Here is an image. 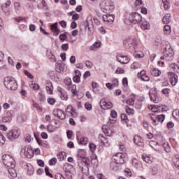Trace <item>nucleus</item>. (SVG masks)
I'll list each match as a JSON object with an SVG mask.
<instances>
[{"mask_svg": "<svg viewBox=\"0 0 179 179\" xmlns=\"http://www.w3.org/2000/svg\"><path fill=\"white\" fill-rule=\"evenodd\" d=\"M41 3H42L43 9H45V10H48V6H47V2L45 1V0H42Z\"/></svg>", "mask_w": 179, "mask_h": 179, "instance_id": "obj_54", "label": "nucleus"}, {"mask_svg": "<svg viewBox=\"0 0 179 179\" xmlns=\"http://www.w3.org/2000/svg\"><path fill=\"white\" fill-rule=\"evenodd\" d=\"M57 159L60 161L62 162V160H65L66 159V153L65 152H60L57 155Z\"/></svg>", "mask_w": 179, "mask_h": 179, "instance_id": "obj_28", "label": "nucleus"}, {"mask_svg": "<svg viewBox=\"0 0 179 179\" xmlns=\"http://www.w3.org/2000/svg\"><path fill=\"white\" fill-rule=\"evenodd\" d=\"M102 131L106 135V136H112L111 133H110V130L107 129V126L106 125L102 126Z\"/></svg>", "mask_w": 179, "mask_h": 179, "instance_id": "obj_34", "label": "nucleus"}, {"mask_svg": "<svg viewBox=\"0 0 179 179\" xmlns=\"http://www.w3.org/2000/svg\"><path fill=\"white\" fill-rule=\"evenodd\" d=\"M59 24L63 27V29H66V21H60Z\"/></svg>", "mask_w": 179, "mask_h": 179, "instance_id": "obj_62", "label": "nucleus"}, {"mask_svg": "<svg viewBox=\"0 0 179 179\" xmlns=\"http://www.w3.org/2000/svg\"><path fill=\"white\" fill-rule=\"evenodd\" d=\"M67 138L69 139H71L72 138V136L73 135V132L71 130H69L66 131Z\"/></svg>", "mask_w": 179, "mask_h": 179, "instance_id": "obj_55", "label": "nucleus"}, {"mask_svg": "<svg viewBox=\"0 0 179 179\" xmlns=\"http://www.w3.org/2000/svg\"><path fill=\"white\" fill-rule=\"evenodd\" d=\"M59 93V96L62 99V100H67L68 99V94L64 91V89L61 88V87H58L57 88Z\"/></svg>", "mask_w": 179, "mask_h": 179, "instance_id": "obj_17", "label": "nucleus"}, {"mask_svg": "<svg viewBox=\"0 0 179 179\" xmlns=\"http://www.w3.org/2000/svg\"><path fill=\"white\" fill-rule=\"evenodd\" d=\"M100 8L103 13H111L115 8V6L113 1L103 0L100 3Z\"/></svg>", "mask_w": 179, "mask_h": 179, "instance_id": "obj_1", "label": "nucleus"}, {"mask_svg": "<svg viewBox=\"0 0 179 179\" xmlns=\"http://www.w3.org/2000/svg\"><path fill=\"white\" fill-rule=\"evenodd\" d=\"M14 9L16 13H19V12L22 10V6L20 5V3L15 1L14 3Z\"/></svg>", "mask_w": 179, "mask_h": 179, "instance_id": "obj_30", "label": "nucleus"}, {"mask_svg": "<svg viewBox=\"0 0 179 179\" xmlns=\"http://www.w3.org/2000/svg\"><path fill=\"white\" fill-rule=\"evenodd\" d=\"M96 146L95 145L94 143L90 144V149L91 152H94V150H96Z\"/></svg>", "mask_w": 179, "mask_h": 179, "instance_id": "obj_58", "label": "nucleus"}, {"mask_svg": "<svg viewBox=\"0 0 179 179\" xmlns=\"http://www.w3.org/2000/svg\"><path fill=\"white\" fill-rule=\"evenodd\" d=\"M48 103H49V104H50L51 106H54V104H55V99L48 98Z\"/></svg>", "mask_w": 179, "mask_h": 179, "instance_id": "obj_51", "label": "nucleus"}, {"mask_svg": "<svg viewBox=\"0 0 179 179\" xmlns=\"http://www.w3.org/2000/svg\"><path fill=\"white\" fill-rule=\"evenodd\" d=\"M142 159H143V162H145V163H149V162H150V158L149 157L143 155Z\"/></svg>", "mask_w": 179, "mask_h": 179, "instance_id": "obj_59", "label": "nucleus"}, {"mask_svg": "<svg viewBox=\"0 0 179 179\" xmlns=\"http://www.w3.org/2000/svg\"><path fill=\"white\" fill-rule=\"evenodd\" d=\"M15 22L17 23H20V22H26V17H19L17 18H15Z\"/></svg>", "mask_w": 179, "mask_h": 179, "instance_id": "obj_49", "label": "nucleus"}, {"mask_svg": "<svg viewBox=\"0 0 179 179\" xmlns=\"http://www.w3.org/2000/svg\"><path fill=\"white\" fill-rule=\"evenodd\" d=\"M85 65L87 68H92L93 66V63H92L90 61H86Z\"/></svg>", "mask_w": 179, "mask_h": 179, "instance_id": "obj_63", "label": "nucleus"}, {"mask_svg": "<svg viewBox=\"0 0 179 179\" xmlns=\"http://www.w3.org/2000/svg\"><path fill=\"white\" fill-rule=\"evenodd\" d=\"M125 156L126 154L122 152H118L115 155L112 157V160L117 164H125Z\"/></svg>", "mask_w": 179, "mask_h": 179, "instance_id": "obj_6", "label": "nucleus"}, {"mask_svg": "<svg viewBox=\"0 0 179 179\" xmlns=\"http://www.w3.org/2000/svg\"><path fill=\"white\" fill-rule=\"evenodd\" d=\"M99 104L103 110H110V108H113V103L111 102H107L104 99L101 100Z\"/></svg>", "mask_w": 179, "mask_h": 179, "instance_id": "obj_13", "label": "nucleus"}, {"mask_svg": "<svg viewBox=\"0 0 179 179\" xmlns=\"http://www.w3.org/2000/svg\"><path fill=\"white\" fill-rule=\"evenodd\" d=\"M2 160H3V164H5V166H6L7 167L9 168H12V169H15V159H13L10 155H3L2 156Z\"/></svg>", "mask_w": 179, "mask_h": 179, "instance_id": "obj_4", "label": "nucleus"}, {"mask_svg": "<svg viewBox=\"0 0 179 179\" xmlns=\"http://www.w3.org/2000/svg\"><path fill=\"white\" fill-rule=\"evenodd\" d=\"M150 72L152 76H160L162 75V71L156 68L152 69Z\"/></svg>", "mask_w": 179, "mask_h": 179, "instance_id": "obj_27", "label": "nucleus"}, {"mask_svg": "<svg viewBox=\"0 0 179 179\" xmlns=\"http://www.w3.org/2000/svg\"><path fill=\"white\" fill-rule=\"evenodd\" d=\"M129 20L133 24H139L143 20L142 15L138 13H133L131 15H129Z\"/></svg>", "mask_w": 179, "mask_h": 179, "instance_id": "obj_5", "label": "nucleus"}, {"mask_svg": "<svg viewBox=\"0 0 179 179\" xmlns=\"http://www.w3.org/2000/svg\"><path fill=\"white\" fill-rule=\"evenodd\" d=\"M150 119L152 120V124L154 125H159V121L157 120V117L155 114L150 113Z\"/></svg>", "mask_w": 179, "mask_h": 179, "instance_id": "obj_31", "label": "nucleus"}, {"mask_svg": "<svg viewBox=\"0 0 179 179\" xmlns=\"http://www.w3.org/2000/svg\"><path fill=\"white\" fill-rule=\"evenodd\" d=\"M25 142H28L29 143H30V142H31V140L33 138H31V135L30 134H26L25 135Z\"/></svg>", "mask_w": 179, "mask_h": 179, "instance_id": "obj_46", "label": "nucleus"}, {"mask_svg": "<svg viewBox=\"0 0 179 179\" xmlns=\"http://www.w3.org/2000/svg\"><path fill=\"white\" fill-rule=\"evenodd\" d=\"M46 91L48 94H52L54 91V86L52 85V83H47Z\"/></svg>", "mask_w": 179, "mask_h": 179, "instance_id": "obj_24", "label": "nucleus"}, {"mask_svg": "<svg viewBox=\"0 0 179 179\" xmlns=\"http://www.w3.org/2000/svg\"><path fill=\"white\" fill-rule=\"evenodd\" d=\"M126 103L129 106H134L135 104V100L133 98H129L127 100Z\"/></svg>", "mask_w": 179, "mask_h": 179, "instance_id": "obj_41", "label": "nucleus"}, {"mask_svg": "<svg viewBox=\"0 0 179 179\" xmlns=\"http://www.w3.org/2000/svg\"><path fill=\"white\" fill-rule=\"evenodd\" d=\"M21 157L23 159H31L34 155L33 149L31 147L25 146L24 148L21 149L20 151Z\"/></svg>", "mask_w": 179, "mask_h": 179, "instance_id": "obj_3", "label": "nucleus"}, {"mask_svg": "<svg viewBox=\"0 0 179 179\" xmlns=\"http://www.w3.org/2000/svg\"><path fill=\"white\" fill-rule=\"evenodd\" d=\"M112 85L113 87H117V86L119 85L118 79L114 78L112 81Z\"/></svg>", "mask_w": 179, "mask_h": 179, "instance_id": "obj_50", "label": "nucleus"}, {"mask_svg": "<svg viewBox=\"0 0 179 179\" xmlns=\"http://www.w3.org/2000/svg\"><path fill=\"white\" fill-rule=\"evenodd\" d=\"M89 159L83 157L81 162V164H84V166H89Z\"/></svg>", "mask_w": 179, "mask_h": 179, "instance_id": "obj_44", "label": "nucleus"}, {"mask_svg": "<svg viewBox=\"0 0 179 179\" xmlns=\"http://www.w3.org/2000/svg\"><path fill=\"white\" fill-rule=\"evenodd\" d=\"M124 69L121 67H118L115 71V73L117 74L124 73Z\"/></svg>", "mask_w": 179, "mask_h": 179, "instance_id": "obj_56", "label": "nucleus"}, {"mask_svg": "<svg viewBox=\"0 0 179 179\" xmlns=\"http://www.w3.org/2000/svg\"><path fill=\"white\" fill-rule=\"evenodd\" d=\"M99 141L101 142V146H110L108 138L104 137V136L101 134L99 136Z\"/></svg>", "mask_w": 179, "mask_h": 179, "instance_id": "obj_16", "label": "nucleus"}, {"mask_svg": "<svg viewBox=\"0 0 179 179\" xmlns=\"http://www.w3.org/2000/svg\"><path fill=\"white\" fill-rule=\"evenodd\" d=\"M11 3H12V1H10V0H8L5 3V4L1 6V9H2L3 12L7 16H9V15H10V9L9 8V6H10Z\"/></svg>", "mask_w": 179, "mask_h": 179, "instance_id": "obj_11", "label": "nucleus"}, {"mask_svg": "<svg viewBox=\"0 0 179 179\" xmlns=\"http://www.w3.org/2000/svg\"><path fill=\"white\" fill-rule=\"evenodd\" d=\"M101 47V42H95L90 47V50L91 51H96V50L100 48Z\"/></svg>", "mask_w": 179, "mask_h": 179, "instance_id": "obj_25", "label": "nucleus"}, {"mask_svg": "<svg viewBox=\"0 0 179 179\" xmlns=\"http://www.w3.org/2000/svg\"><path fill=\"white\" fill-rule=\"evenodd\" d=\"M80 169L83 173V174H88L89 173V166L83 165V166H80Z\"/></svg>", "mask_w": 179, "mask_h": 179, "instance_id": "obj_33", "label": "nucleus"}, {"mask_svg": "<svg viewBox=\"0 0 179 179\" xmlns=\"http://www.w3.org/2000/svg\"><path fill=\"white\" fill-rule=\"evenodd\" d=\"M8 171L10 176H11V177L15 178L17 176V174L16 173V170H15V168L10 167L8 168Z\"/></svg>", "mask_w": 179, "mask_h": 179, "instance_id": "obj_32", "label": "nucleus"}, {"mask_svg": "<svg viewBox=\"0 0 179 179\" xmlns=\"http://www.w3.org/2000/svg\"><path fill=\"white\" fill-rule=\"evenodd\" d=\"M170 22H171V15L169 13H167L163 17V22L164 23V24H169Z\"/></svg>", "mask_w": 179, "mask_h": 179, "instance_id": "obj_26", "label": "nucleus"}, {"mask_svg": "<svg viewBox=\"0 0 179 179\" xmlns=\"http://www.w3.org/2000/svg\"><path fill=\"white\" fill-rule=\"evenodd\" d=\"M1 121L3 122H10V121H12V117H10V116H4L3 117H2Z\"/></svg>", "mask_w": 179, "mask_h": 179, "instance_id": "obj_39", "label": "nucleus"}, {"mask_svg": "<svg viewBox=\"0 0 179 179\" xmlns=\"http://www.w3.org/2000/svg\"><path fill=\"white\" fill-rule=\"evenodd\" d=\"M168 75L171 85L176 86V85H177V82H178V76L173 72L168 73Z\"/></svg>", "mask_w": 179, "mask_h": 179, "instance_id": "obj_10", "label": "nucleus"}, {"mask_svg": "<svg viewBox=\"0 0 179 179\" xmlns=\"http://www.w3.org/2000/svg\"><path fill=\"white\" fill-rule=\"evenodd\" d=\"M156 117H157V120L158 122H160L161 124L163 123V121H164V118H166V116L163 114L158 115Z\"/></svg>", "mask_w": 179, "mask_h": 179, "instance_id": "obj_37", "label": "nucleus"}, {"mask_svg": "<svg viewBox=\"0 0 179 179\" xmlns=\"http://www.w3.org/2000/svg\"><path fill=\"white\" fill-rule=\"evenodd\" d=\"M172 115L176 120H179V110H173Z\"/></svg>", "mask_w": 179, "mask_h": 179, "instance_id": "obj_40", "label": "nucleus"}, {"mask_svg": "<svg viewBox=\"0 0 179 179\" xmlns=\"http://www.w3.org/2000/svg\"><path fill=\"white\" fill-rule=\"evenodd\" d=\"M57 164V158H52V159L50 160V166H54V164Z\"/></svg>", "mask_w": 179, "mask_h": 179, "instance_id": "obj_61", "label": "nucleus"}, {"mask_svg": "<svg viewBox=\"0 0 179 179\" xmlns=\"http://www.w3.org/2000/svg\"><path fill=\"white\" fill-rule=\"evenodd\" d=\"M134 142L135 145H137V146L143 147L145 145L143 143V138H142L139 136H134Z\"/></svg>", "mask_w": 179, "mask_h": 179, "instance_id": "obj_19", "label": "nucleus"}, {"mask_svg": "<svg viewBox=\"0 0 179 179\" xmlns=\"http://www.w3.org/2000/svg\"><path fill=\"white\" fill-rule=\"evenodd\" d=\"M26 8L29 10V12H33V10H34V6L31 3H27Z\"/></svg>", "mask_w": 179, "mask_h": 179, "instance_id": "obj_45", "label": "nucleus"}, {"mask_svg": "<svg viewBox=\"0 0 179 179\" xmlns=\"http://www.w3.org/2000/svg\"><path fill=\"white\" fill-rule=\"evenodd\" d=\"M53 115L55 117H57L59 120H64L66 117L65 113L61 109H54Z\"/></svg>", "mask_w": 179, "mask_h": 179, "instance_id": "obj_12", "label": "nucleus"}, {"mask_svg": "<svg viewBox=\"0 0 179 179\" xmlns=\"http://www.w3.org/2000/svg\"><path fill=\"white\" fill-rule=\"evenodd\" d=\"M34 136L37 143H38L40 146H43V148H47V146L48 145V143L47 141H41V139H40V138H38L36 134H34Z\"/></svg>", "mask_w": 179, "mask_h": 179, "instance_id": "obj_22", "label": "nucleus"}, {"mask_svg": "<svg viewBox=\"0 0 179 179\" xmlns=\"http://www.w3.org/2000/svg\"><path fill=\"white\" fill-rule=\"evenodd\" d=\"M149 96L151 101H154L155 103H157V101H159V96H157V92L155 91V90H150Z\"/></svg>", "mask_w": 179, "mask_h": 179, "instance_id": "obj_14", "label": "nucleus"}, {"mask_svg": "<svg viewBox=\"0 0 179 179\" xmlns=\"http://www.w3.org/2000/svg\"><path fill=\"white\" fill-rule=\"evenodd\" d=\"M4 86L8 90H17V83L16 80L13 77H6L4 78Z\"/></svg>", "mask_w": 179, "mask_h": 179, "instance_id": "obj_2", "label": "nucleus"}, {"mask_svg": "<svg viewBox=\"0 0 179 179\" xmlns=\"http://www.w3.org/2000/svg\"><path fill=\"white\" fill-rule=\"evenodd\" d=\"M66 113H70V114H71L72 115H73V114H72V113H75V110H73V108L72 107V106H69L66 108Z\"/></svg>", "mask_w": 179, "mask_h": 179, "instance_id": "obj_42", "label": "nucleus"}, {"mask_svg": "<svg viewBox=\"0 0 179 179\" xmlns=\"http://www.w3.org/2000/svg\"><path fill=\"white\" fill-rule=\"evenodd\" d=\"M77 141H79L80 145H87L89 139L87 137H80L77 136Z\"/></svg>", "mask_w": 179, "mask_h": 179, "instance_id": "obj_23", "label": "nucleus"}, {"mask_svg": "<svg viewBox=\"0 0 179 179\" xmlns=\"http://www.w3.org/2000/svg\"><path fill=\"white\" fill-rule=\"evenodd\" d=\"M164 34H170V33H171V27H170V25L164 26Z\"/></svg>", "mask_w": 179, "mask_h": 179, "instance_id": "obj_35", "label": "nucleus"}, {"mask_svg": "<svg viewBox=\"0 0 179 179\" xmlns=\"http://www.w3.org/2000/svg\"><path fill=\"white\" fill-rule=\"evenodd\" d=\"M20 135V133H19V131L17 129L10 131L9 133L7 134V138L10 141H14V139H17L19 138V136Z\"/></svg>", "mask_w": 179, "mask_h": 179, "instance_id": "obj_9", "label": "nucleus"}, {"mask_svg": "<svg viewBox=\"0 0 179 179\" xmlns=\"http://www.w3.org/2000/svg\"><path fill=\"white\" fill-rule=\"evenodd\" d=\"M85 107L87 111H92V106L89 102L85 103Z\"/></svg>", "mask_w": 179, "mask_h": 179, "instance_id": "obj_47", "label": "nucleus"}, {"mask_svg": "<svg viewBox=\"0 0 179 179\" xmlns=\"http://www.w3.org/2000/svg\"><path fill=\"white\" fill-rule=\"evenodd\" d=\"M102 19L103 22H108V23H113L114 22V15L107 13L103 15Z\"/></svg>", "mask_w": 179, "mask_h": 179, "instance_id": "obj_18", "label": "nucleus"}, {"mask_svg": "<svg viewBox=\"0 0 179 179\" xmlns=\"http://www.w3.org/2000/svg\"><path fill=\"white\" fill-rule=\"evenodd\" d=\"M50 30L56 34V36H58L59 33H61V31L59 29H58V22H55L50 25Z\"/></svg>", "mask_w": 179, "mask_h": 179, "instance_id": "obj_20", "label": "nucleus"}, {"mask_svg": "<svg viewBox=\"0 0 179 179\" xmlns=\"http://www.w3.org/2000/svg\"><path fill=\"white\" fill-rule=\"evenodd\" d=\"M73 80L75 83H79V82H80V77L75 76L73 78Z\"/></svg>", "mask_w": 179, "mask_h": 179, "instance_id": "obj_57", "label": "nucleus"}, {"mask_svg": "<svg viewBox=\"0 0 179 179\" xmlns=\"http://www.w3.org/2000/svg\"><path fill=\"white\" fill-rule=\"evenodd\" d=\"M141 28L142 30H149L150 29V24L148 21H145L141 24Z\"/></svg>", "mask_w": 179, "mask_h": 179, "instance_id": "obj_29", "label": "nucleus"}, {"mask_svg": "<svg viewBox=\"0 0 179 179\" xmlns=\"http://www.w3.org/2000/svg\"><path fill=\"white\" fill-rule=\"evenodd\" d=\"M166 126L169 129H171V128H174V123L173 122H169L167 123Z\"/></svg>", "mask_w": 179, "mask_h": 179, "instance_id": "obj_60", "label": "nucleus"}, {"mask_svg": "<svg viewBox=\"0 0 179 179\" xmlns=\"http://www.w3.org/2000/svg\"><path fill=\"white\" fill-rule=\"evenodd\" d=\"M64 82L66 86H71V85H72V80H71V78H66Z\"/></svg>", "mask_w": 179, "mask_h": 179, "instance_id": "obj_48", "label": "nucleus"}, {"mask_svg": "<svg viewBox=\"0 0 179 179\" xmlns=\"http://www.w3.org/2000/svg\"><path fill=\"white\" fill-rule=\"evenodd\" d=\"M69 48V45L68 43L62 45V50H63V51H68Z\"/></svg>", "mask_w": 179, "mask_h": 179, "instance_id": "obj_52", "label": "nucleus"}, {"mask_svg": "<svg viewBox=\"0 0 179 179\" xmlns=\"http://www.w3.org/2000/svg\"><path fill=\"white\" fill-rule=\"evenodd\" d=\"M162 92L163 93V94H169L170 93V89L165 88L162 90Z\"/></svg>", "mask_w": 179, "mask_h": 179, "instance_id": "obj_64", "label": "nucleus"}, {"mask_svg": "<svg viewBox=\"0 0 179 179\" xmlns=\"http://www.w3.org/2000/svg\"><path fill=\"white\" fill-rule=\"evenodd\" d=\"M71 92L73 94H76V85H73L71 87Z\"/></svg>", "mask_w": 179, "mask_h": 179, "instance_id": "obj_53", "label": "nucleus"}, {"mask_svg": "<svg viewBox=\"0 0 179 179\" xmlns=\"http://www.w3.org/2000/svg\"><path fill=\"white\" fill-rule=\"evenodd\" d=\"M59 38L61 41H65L68 38V36H66V33L62 34L59 35Z\"/></svg>", "mask_w": 179, "mask_h": 179, "instance_id": "obj_43", "label": "nucleus"}, {"mask_svg": "<svg viewBox=\"0 0 179 179\" xmlns=\"http://www.w3.org/2000/svg\"><path fill=\"white\" fill-rule=\"evenodd\" d=\"M173 162L176 167H177V169H179V156L176 155L175 157H173Z\"/></svg>", "mask_w": 179, "mask_h": 179, "instance_id": "obj_36", "label": "nucleus"}, {"mask_svg": "<svg viewBox=\"0 0 179 179\" xmlns=\"http://www.w3.org/2000/svg\"><path fill=\"white\" fill-rule=\"evenodd\" d=\"M121 120H122V122H126V123L128 122V121H129L128 120V116L125 113H122L121 115Z\"/></svg>", "mask_w": 179, "mask_h": 179, "instance_id": "obj_38", "label": "nucleus"}, {"mask_svg": "<svg viewBox=\"0 0 179 179\" xmlns=\"http://www.w3.org/2000/svg\"><path fill=\"white\" fill-rule=\"evenodd\" d=\"M85 28L87 31L90 33V34H92L94 31L93 28V21L92 20V17H88L87 20L85 22Z\"/></svg>", "mask_w": 179, "mask_h": 179, "instance_id": "obj_7", "label": "nucleus"}, {"mask_svg": "<svg viewBox=\"0 0 179 179\" xmlns=\"http://www.w3.org/2000/svg\"><path fill=\"white\" fill-rule=\"evenodd\" d=\"M120 164L113 161L110 164V170H112L113 171H118V170L120 169Z\"/></svg>", "mask_w": 179, "mask_h": 179, "instance_id": "obj_21", "label": "nucleus"}, {"mask_svg": "<svg viewBox=\"0 0 179 179\" xmlns=\"http://www.w3.org/2000/svg\"><path fill=\"white\" fill-rule=\"evenodd\" d=\"M123 45H124L125 48L127 50L134 48V47H135V40L134 38H127L123 41Z\"/></svg>", "mask_w": 179, "mask_h": 179, "instance_id": "obj_8", "label": "nucleus"}, {"mask_svg": "<svg viewBox=\"0 0 179 179\" xmlns=\"http://www.w3.org/2000/svg\"><path fill=\"white\" fill-rule=\"evenodd\" d=\"M117 61L122 64H127L129 63V57L128 56L117 55Z\"/></svg>", "mask_w": 179, "mask_h": 179, "instance_id": "obj_15", "label": "nucleus"}]
</instances>
